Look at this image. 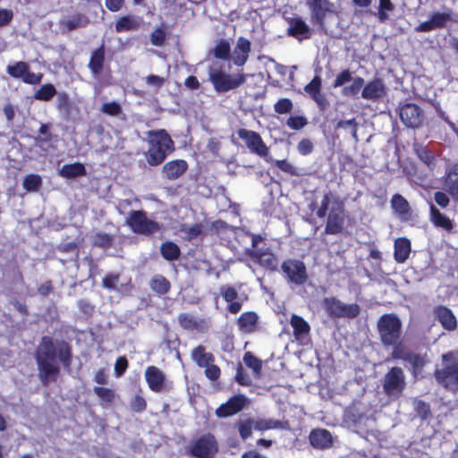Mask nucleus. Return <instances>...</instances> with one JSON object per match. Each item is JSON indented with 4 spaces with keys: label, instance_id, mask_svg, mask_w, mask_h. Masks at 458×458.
Wrapping results in <instances>:
<instances>
[{
    "label": "nucleus",
    "instance_id": "29",
    "mask_svg": "<svg viewBox=\"0 0 458 458\" xmlns=\"http://www.w3.org/2000/svg\"><path fill=\"white\" fill-rule=\"evenodd\" d=\"M434 314L441 326L448 331H453L457 327V319L453 311L445 306H437L434 310Z\"/></svg>",
    "mask_w": 458,
    "mask_h": 458
},
{
    "label": "nucleus",
    "instance_id": "16",
    "mask_svg": "<svg viewBox=\"0 0 458 458\" xmlns=\"http://www.w3.org/2000/svg\"><path fill=\"white\" fill-rule=\"evenodd\" d=\"M345 225V210L343 203L329 210L324 233L337 235L344 232Z\"/></svg>",
    "mask_w": 458,
    "mask_h": 458
},
{
    "label": "nucleus",
    "instance_id": "35",
    "mask_svg": "<svg viewBox=\"0 0 458 458\" xmlns=\"http://www.w3.org/2000/svg\"><path fill=\"white\" fill-rule=\"evenodd\" d=\"M444 189L453 198L454 200L458 201V166L453 167L444 182Z\"/></svg>",
    "mask_w": 458,
    "mask_h": 458
},
{
    "label": "nucleus",
    "instance_id": "41",
    "mask_svg": "<svg viewBox=\"0 0 458 458\" xmlns=\"http://www.w3.org/2000/svg\"><path fill=\"white\" fill-rule=\"evenodd\" d=\"M179 325L186 330H197L200 327L202 320H199L197 318L189 313H180L178 315Z\"/></svg>",
    "mask_w": 458,
    "mask_h": 458
},
{
    "label": "nucleus",
    "instance_id": "48",
    "mask_svg": "<svg viewBox=\"0 0 458 458\" xmlns=\"http://www.w3.org/2000/svg\"><path fill=\"white\" fill-rule=\"evenodd\" d=\"M114 237L106 233H97L93 236L92 244L94 247L108 249L113 245Z\"/></svg>",
    "mask_w": 458,
    "mask_h": 458
},
{
    "label": "nucleus",
    "instance_id": "54",
    "mask_svg": "<svg viewBox=\"0 0 458 458\" xmlns=\"http://www.w3.org/2000/svg\"><path fill=\"white\" fill-rule=\"evenodd\" d=\"M293 108V101L290 98H283L278 99L274 105V110L279 114L291 113Z\"/></svg>",
    "mask_w": 458,
    "mask_h": 458
},
{
    "label": "nucleus",
    "instance_id": "44",
    "mask_svg": "<svg viewBox=\"0 0 458 458\" xmlns=\"http://www.w3.org/2000/svg\"><path fill=\"white\" fill-rule=\"evenodd\" d=\"M55 87L51 83L42 85L34 94L37 100L49 101L56 95Z\"/></svg>",
    "mask_w": 458,
    "mask_h": 458
},
{
    "label": "nucleus",
    "instance_id": "10",
    "mask_svg": "<svg viewBox=\"0 0 458 458\" xmlns=\"http://www.w3.org/2000/svg\"><path fill=\"white\" fill-rule=\"evenodd\" d=\"M383 391L389 396L399 398L406 386L405 375L402 368H391L383 378Z\"/></svg>",
    "mask_w": 458,
    "mask_h": 458
},
{
    "label": "nucleus",
    "instance_id": "42",
    "mask_svg": "<svg viewBox=\"0 0 458 458\" xmlns=\"http://www.w3.org/2000/svg\"><path fill=\"white\" fill-rule=\"evenodd\" d=\"M282 421L276 419H258L254 420V429L258 431H266L269 429L283 428Z\"/></svg>",
    "mask_w": 458,
    "mask_h": 458
},
{
    "label": "nucleus",
    "instance_id": "21",
    "mask_svg": "<svg viewBox=\"0 0 458 458\" xmlns=\"http://www.w3.org/2000/svg\"><path fill=\"white\" fill-rule=\"evenodd\" d=\"M219 293L224 301L228 303L227 311L231 314H237L242 308V301L239 300L237 290L232 285H222Z\"/></svg>",
    "mask_w": 458,
    "mask_h": 458
},
{
    "label": "nucleus",
    "instance_id": "26",
    "mask_svg": "<svg viewBox=\"0 0 458 458\" xmlns=\"http://www.w3.org/2000/svg\"><path fill=\"white\" fill-rule=\"evenodd\" d=\"M143 24L141 17L134 14H126L119 17L115 23L114 29L117 33L137 31Z\"/></svg>",
    "mask_w": 458,
    "mask_h": 458
},
{
    "label": "nucleus",
    "instance_id": "32",
    "mask_svg": "<svg viewBox=\"0 0 458 458\" xmlns=\"http://www.w3.org/2000/svg\"><path fill=\"white\" fill-rule=\"evenodd\" d=\"M411 250V245L408 238L399 237L394 241V259L397 263H404L408 259Z\"/></svg>",
    "mask_w": 458,
    "mask_h": 458
},
{
    "label": "nucleus",
    "instance_id": "59",
    "mask_svg": "<svg viewBox=\"0 0 458 458\" xmlns=\"http://www.w3.org/2000/svg\"><path fill=\"white\" fill-rule=\"evenodd\" d=\"M166 38L165 30L162 27L155 29L150 34L151 44L156 47H161L165 44Z\"/></svg>",
    "mask_w": 458,
    "mask_h": 458
},
{
    "label": "nucleus",
    "instance_id": "58",
    "mask_svg": "<svg viewBox=\"0 0 458 458\" xmlns=\"http://www.w3.org/2000/svg\"><path fill=\"white\" fill-rule=\"evenodd\" d=\"M322 80L319 76L316 75L313 79L304 87V91L312 98L314 95L321 91Z\"/></svg>",
    "mask_w": 458,
    "mask_h": 458
},
{
    "label": "nucleus",
    "instance_id": "45",
    "mask_svg": "<svg viewBox=\"0 0 458 458\" xmlns=\"http://www.w3.org/2000/svg\"><path fill=\"white\" fill-rule=\"evenodd\" d=\"M244 364L253 370L257 377H259L262 370V361L258 359L252 352H247L243 355Z\"/></svg>",
    "mask_w": 458,
    "mask_h": 458
},
{
    "label": "nucleus",
    "instance_id": "20",
    "mask_svg": "<svg viewBox=\"0 0 458 458\" xmlns=\"http://www.w3.org/2000/svg\"><path fill=\"white\" fill-rule=\"evenodd\" d=\"M38 369V377L43 386L56 382L60 376V368L55 361H36Z\"/></svg>",
    "mask_w": 458,
    "mask_h": 458
},
{
    "label": "nucleus",
    "instance_id": "31",
    "mask_svg": "<svg viewBox=\"0 0 458 458\" xmlns=\"http://www.w3.org/2000/svg\"><path fill=\"white\" fill-rule=\"evenodd\" d=\"M430 221L437 228H441L447 233H452L454 229V222L445 214L440 212L433 204L429 208Z\"/></svg>",
    "mask_w": 458,
    "mask_h": 458
},
{
    "label": "nucleus",
    "instance_id": "4",
    "mask_svg": "<svg viewBox=\"0 0 458 458\" xmlns=\"http://www.w3.org/2000/svg\"><path fill=\"white\" fill-rule=\"evenodd\" d=\"M250 236L251 248L245 249L244 255L263 268L269 271H276L278 269L279 261L276 254H274L269 248L265 250L257 249L259 243L261 242L264 238L257 233H250Z\"/></svg>",
    "mask_w": 458,
    "mask_h": 458
},
{
    "label": "nucleus",
    "instance_id": "33",
    "mask_svg": "<svg viewBox=\"0 0 458 458\" xmlns=\"http://www.w3.org/2000/svg\"><path fill=\"white\" fill-rule=\"evenodd\" d=\"M106 48L102 43L98 48H96L90 55V59L88 64L89 69L94 75H98L102 72L105 64Z\"/></svg>",
    "mask_w": 458,
    "mask_h": 458
},
{
    "label": "nucleus",
    "instance_id": "2",
    "mask_svg": "<svg viewBox=\"0 0 458 458\" xmlns=\"http://www.w3.org/2000/svg\"><path fill=\"white\" fill-rule=\"evenodd\" d=\"M148 149L146 159L149 165H161L169 153L174 150V143L165 129L148 131Z\"/></svg>",
    "mask_w": 458,
    "mask_h": 458
},
{
    "label": "nucleus",
    "instance_id": "1",
    "mask_svg": "<svg viewBox=\"0 0 458 458\" xmlns=\"http://www.w3.org/2000/svg\"><path fill=\"white\" fill-rule=\"evenodd\" d=\"M58 358L64 368L70 369L72 363V347L65 340L56 342L47 335L42 336L35 353L36 361H55Z\"/></svg>",
    "mask_w": 458,
    "mask_h": 458
},
{
    "label": "nucleus",
    "instance_id": "19",
    "mask_svg": "<svg viewBox=\"0 0 458 458\" xmlns=\"http://www.w3.org/2000/svg\"><path fill=\"white\" fill-rule=\"evenodd\" d=\"M453 21L452 11L434 12L431 13L428 21L420 23L416 28L417 32H429L437 29L445 28L448 22Z\"/></svg>",
    "mask_w": 458,
    "mask_h": 458
},
{
    "label": "nucleus",
    "instance_id": "27",
    "mask_svg": "<svg viewBox=\"0 0 458 458\" xmlns=\"http://www.w3.org/2000/svg\"><path fill=\"white\" fill-rule=\"evenodd\" d=\"M250 50V41L246 38L240 37L233 52V64L236 66H243L249 58Z\"/></svg>",
    "mask_w": 458,
    "mask_h": 458
},
{
    "label": "nucleus",
    "instance_id": "51",
    "mask_svg": "<svg viewBox=\"0 0 458 458\" xmlns=\"http://www.w3.org/2000/svg\"><path fill=\"white\" fill-rule=\"evenodd\" d=\"M236 425L242 440H246L251 436L252 428H254V420L252 419L249 418L245 420H239Z\"/></svg>",
    "mask_w": 458,
    "mask_h": 458
},
{
    "label": "nucleus",
    "instance_id": "24",
    "mask_svg": "<svg viewBox=\"0 0 458 458\" xmlns=\"http://www.w3.org/2000/svg\"><path fill=\"white\" fill-rule=\"evenodd\" d=\"M309 441L315 449H328L333 445V437L329 430L326 428H314L309 435Z\"/></svg>",
    "mask_w": 458,
    "mask_h": 458
},
{
    "label": "nucleus",
    "instance_id": "22",
    "mask_svg": "<svg viewBox=\"0 0 458 458\" xmlns=\"http://www.w3.org/2000/svg\"><path fill=\"white\" fill-rule=\"evenodd\" d=\"M288 24L286 33L289 37L294 38L299 41L310 38L311 30L301 18H291L288 20Z\"/></svg>",
    "mask_w": 458,
    "mask_h": 458
},
{
    "label": "nucleus",
    "instance_id": "3",
    "mask_svg": "<svg viewBox=\"0 0 458 458\" xmlns=\"http://www.w3.org/2000/svg\"><path fill=\"white\" fill-rule=\"evenodd\" d=\"M377 327L380 341L386 347L396 344L402 337V321L399 317L394 313L380 316Z\"/></svg>",
    "mask_w": 458,
    "mask_h": 458
},
{
    "label": "nucleus",
    "instance_id": "43",
    "mask_svg": "<svg viewBox=\"0 0 458 458\" xmlns=\"http://www.w3.org/2000/svg\"><path fill=\"white\" fill-rule=\"evenodd\" d=\"M392 208L400 216H405L410 212L408 201L401 194H394L391 199Z\"/></svg>",
    "mask_w": 458,
    "mask_h": 458
},
{
    "label": "nucleus",
    "instance_id": "6",
    "mask_svg": "<svg viewBox=\"0 0 458 458\" xmlns=\"http://www.w3.org/2000/svg\"><path fill=\"white\" fill-rule=\"evenodd\" d=\"M208 80L216 93H225L242 86L246 81V76L242 72L230 74L218 69H213L208 72Z\"/></svg>",
    "mask_w": 458,
    "mask_h": 458
},
{
    "label": "nucleus",
    "instance_id": "5",
    "mask_svg": "<svg viewBox=\"0 0 458 458\" xmlns=\"http://www.w3.org/2000/svg\"><path fill=\"white\" fill-rule=\"evenodd\" d=\"M125 225L140 235H152L161 231L162 225L148 217L144 210H131L128 213Z\"/></svg>",
    "mask_w": 458,
    "mask_h": 458
},
{
    "label": "nucleus",
    "instance_id": "37",
    "mask_svg": "<svg viewBox=\"0 0 458 458\" xmlns=\"http://www.w3.org/2000/svg\"><path fill=\"white\" fill-rule=\"evenodd\" d=\"M150 289L157 295L167 294L171 290L170 281L163 275H155L149 281Z\"/></svg>",
    "mask_w": 458,
    "mask_h": 458
},
{
    "label": "nucleus",
    "instance_id": "12",
    "mask_svg": "<svg viewBox=\"0 0 458 458\" xmlns=\"http://www.w3.org/2000/svg\"><path fill=\"white\" fill-rule=\"evenodd\" d=\"M437 382L446 391L458 392V359L434 371Z\"/></svg>",
    "mask_w": 458,
    "mask_h": 458
},
{
    "label": "nucleus",
    "instance_id": "36",
    "mask_svg": "<svg viewBox=\"0 0 458 458\" xmlns=\"http://www.w3.org/2000/svg\"><path fill=\"white\" fill-rule=\"evenodd\" d=\"M59 174L66 179H73L80 176H85L87 170L85 165L80 162L64 165L59 171Z\"/></svg>",
    "mask_w": 458,
    "mask_h": 458
},
{
    "label": "nucleus",
    "instance_id": "34",
    "mask_svg": "<svg viewBox=\"0 0 458 458\" xmlns=\"http://www.w3.org/2000/svg\"><path fill=\"white\" fill-rule=\"evenodd\" d=\"M236 229V227L230 225L226 222L217 219L210 224L208 231L205 233V235H217L220 238H224L225 236L234 234Z\"/></svg>",
    "mask_w": 458,
    "mask_h": 458
},
{
    "label": "nucleus",
    "instance_id": "11",
    "mask_svg": "<svg viewBox=\"0 0 458 458\" xmlns=\"http://www.w3.org/2000/svg\"><path fill=\"white\" fill-rule=\"evenodd\" d=\"M217 453L218 443L211 433L201 435L190 446V454L197 458H214Z\"/></svg>",
    "mask_w": 458,
    "mask_h": 458
},
{
    "label": "nucleus",
    "instance_id": "50",
    "mask_svg": "<svg viewBox=\"0 0 458 458\" xmlns=\"http://www.w3.org/2000/svg\"><path fill=\"white\" fill-rule=\"evenodd\" d=\"M23 187L27 191H37L42 184V179L38 174H28L23 179Z\"/></svg>",
    "mask_w": 458,
    "mask_h": 458
},
{
    "label": "nucleus",
    "instance_id": "56",
    "mask_svg": "<svg viewBox=\"0 0 458 458\" xmlns=\"http://www.w3.org/2000/svg\"><path fill=\"white\" fill-rule=\"evenodd\" d=\"M100 110L102 113L110 116H118L123 113L121 105L116 101L104 103Z\"/></svg>",
    "mask_w": 458,
    "mask_h": 458
},
{
    "label": "nucleus",
    "instance_id": "62",
    "mask_svg": "<svg viewBox=\"0 0 458 458\" xmlns=\"http://www.w3.org/2000/svg\"><path fill=\"white\" fill-rule=\"evenodd\" d=\"M129 366L128 360L125 356H120L114 363V375L116 377H122L127 370Z\"/></svg>",
    "mask_w": 458,
    "mask_h": 458
},
{
    "label": "nucleus",
    "instance_id": "63",
    "mask_svg": "<svg viewBox=\"0 0 458 458\" xmlns=\"http://www.w3.org/2000/svg\"><path fill=\"white\" fill-rule=\"evenodd\" d=\"M235 381L242 386H250L252 384L250 376L244 371L241 365H239L236 369Z\"/></svg>",
    "mask_w": 458,
    "mask_h": 458
},
{
    "label": "nucleus",
    "instance_id": "64",
    "mask_svg": "<svg viewBox=\"0 0 458 458\" xmlns=\"http://www.w3.org/2000/svg\"><path fill=\"white\" fill-rule=\"evenodd\" d=\"M405 361H408L414 369H421L426 364L424 357L413 352L407 357Z\"/></svg>",
    "mask_w": 458,
    "mask_h": 458
},
{
    "label": "nucleus",
    "instance_id": "18",
    "mask_svg": "<svg viewBox=\"0 0 458 458\" xmlns=\"http://www.w3.org/2000/svg\"><path fill=\"white\" fill-rule=\"evenodd\" d=\"M399 116L402 123L409 128H418L423 122V111L414 103H406L400 107Z\"/></svg>",
    "mask_w": 458,
    "mask_h": 458
},
{
    "label": "nucleus",
    "instance_id": "13",
    "mask_svg": "<svg viewBox=\"0 0 458 458\" xmlns=\"http://www.w3.org/2000/svg\"><path fill=\"white\" fill-rule=\"evenodd\" d=\"M238 137L244 141L246 147L253 154L259 157H266L268 154V148L263 141L259 133L255 131L240 128L237 131Z\"/></svg>",
    "mask_w": 458,
    "mask_h": 458
},
{
    "label": "nucleus",
    "instance_id": "23",
    "mask_svg": "<svg viewBox=\"0 0 458 458\" xmlns=\"http://www.w3.org/2000/svg\"><path fill=\"white\" fill-rule=\"evenodd\" d=\"M386 95V86L383 81L379 78L369 81L367 84L364 83L361 91V98L367 100L377 101Z\"/></svg>",
    "mask_w": 458,
    "mask_h": 458
},
{
    "label": "nucleus",
    "instance_id": "57",
    "mask_svg": "<svg viewBox=\"0 0 458 458\" xmlns=\"http://www.w3.org/2000/svg\"><path fill=\"white\" fill-rule=\"evenodd\" d=\"M308 124V120L302 115H291L286 120V125L292 130H301Z\"/></svg>",
    "mask_w": 458,
    "mask_h": 458
},
{
    "label": "nucleus",
    "instance_id": "7",
    "mask_svg": "<svg viewBox=\"0 0 458 458\" xmlns=\"http://www.w3.org/2000/svg\"><path fill=\"white\" fill-rule=\"evenodd\" d=\"M191 358L199 368L205 369L204 374L208 380L214 382L219 379L221 369L215 364L216 358L214 354L207 352L205 346L200 344L192 349Z\"/></svg>",
    "mask_w": 458,
    "mask_h": 458
},
{
    "label": "nucleus",
    "instance_id": "52",
    "mask_svg": "<svg viewBox=\"0 0 458 458\" xmlns=\"http://www.w3.org/2000/svg\"><path fill=\"white\" fill-rule=\"evenodd\" d=\"M87 18L82 14H77L73 17L64 21L62 25L67 30V31L74 30L78 28L83 27L87 23Z\"/></svg>",
    "mask_w": 458,
    "mask_h": 458
},
{
    "label": "nucleus",
    "instance_id": "46",
    "mask_svg": "<svg viewBox=\"0 0 458 458\" xmlns=\"http://www.w3.org/2000/svg\"><path fill=\"white\" fill-rule=\"evenodd\" d=\"M416 154L420 160L423 162L429 169H434L436 166V157L433 153L425 147H419L416 148Z\"/></svg>",
    "mask_w": 458,
    "mask_h": 458
},
{
    "label": "nucleus",
    "instance_id": "28",
    "mask_svg": "<svg viewBox=\"0 0 458 458\" xmlns=\"http://www.w3.org/2000/svg\"><path fill=\"white\" fill-rule=\"evenodd\" d=\"M188 169V164L183 159H175L165 163L162 167L164 176L171 181L181 177Z\"/></svg>",
    "mask_w": 458,
    "mask_h": 458
},
{
    "label": "nucleus",
    "instance_id": "60",
    "mask_svg": "<svg viewBox=\"0 0 458 458\" xmlns=\"http://www.w3.org/2000/svg\"><path fill=\"white\" fill-rule=\"evenodd\" d=\"M394 5L391 0H379L378 18L381 21L388 18L387 12H393Z\"/></svg>",
    "mask_w": 458,
    "mask_h": 458
},
{
    "label": "nucleus",
    "instance_id": "25",
    "mask_svg": "<svg viewBox=\"0 0 458 458\" xmlns=\"http://www.w3.org/2000/svg\"><path fill=\"white\" fill-rule=\"evenodd\" d=\"M145 379L149 389L160 393L164 389L165 375L156 366H148L145 370Z\"/></svg>",
    "mask_w": 458,
    "mask_h": 458
},
{
    "label": "nucleus",
    "instance_id": "49",
    "mask_svg": "<svg viewBox=\"0 0 458 458\" xmlns=\"http://www.w3.org/2000/svg\"><path fill=\"white\" fill-rule=\"evenodd\" d=\"M414 411L418 417L422 420H426L432 416L429 403L423 400H414Z\"/></svg>",
    "mask_w": 458,
    "mask_h": 458
},
{
    "label": "nucleus",
    "instance_id": "61",
    "mask_svg": "<svg viewBox=\"0 0 458 458\" xmlns=\"http://www.w3.org/2000/svg\"><path fill=\"white\" fill-rule=\"evenodd\" d=\"M352 72L350 70H348V69L343 70L336 75V77L333 82V87L339 88V87H342L343 85H344L345 83L351 81L352 79Z\"/></svg>",
    "mask_w": 458,
    "mask_h": 458
},
{
    "label": "nucleus",
    "instance_id": "8",
    "mask_svg": "<svg viewBox=\"0 0 458 458\" xmlns=\"http://www.w3.org/2000/svg\"><path fill=\"white\" fill-rule=\"evenodd\" d=\"M281 270L288 284L303 285L309 280L305 263L297 259H287L281 264Z\"/></svg>",
    "mask_w": 458,
    "mask_h": 458
},
{
    "label": "nucleus",
    "instance_id": "40",
    "mask_svg": "<svg viewBox=\"0 0 458 458\" xmlns=\"http://www.w3.org/2000/svg\"><path fill=\"white\" fill-rule=\"evenodd\" d=\"M213 56L220 60H229L231 57V46L227 39H220L212 49Z\"/></svg>",
    "mask_w": 458,
    "mask_h": 458
},
{
    "label": "nucleus",
    "instance_id": "38",
    "mask_svg": "<svg viewBox=\"0 0 458 458\" xmlns=\"http://www.w3.org/2000/svg\"><path fill=\"white\" fill-rule=\"evenodd\" d=\"M291 326L293 329L295 339H300L304 335H309L310 327L309 323L301 316L293 314L290 318Z\"/></svg>",
    "mask_w": 458,
    "mask_h": 458
},
{
    "label": "nucleus",
    "instance_id": "39",
    "mask_svg": "<svg viewBox=\"0 0 458 458\" xmlns=\"http://www.w3.org/2000/svg\"><path fill=\"white\" fill-rule=\"evenodd\" d=\"M161 256L167 261H175L181 257V249L174 242L165 241L160 246Z\"/></svg>",
    "mask_w": 458,
    "mask_h": 458
},
{
    "label": "nucleus",
    "instance_id": "14",
    "mask_svg": "<svg viewBox=\"0 0 458 458\" xmlns=\"http://www.w3.org/2000/svg\"><path fill=\"white\" fill-rule=\"evenodd\" d=\"M250 403L249 398L242 394L231 396L225 403L220 404L215 411L217 418H228L241 412Z\"/></svg>",
    "mask_w": 458,
    "mask_h": 458
},
{
    "label": "nucleus",
    "instance_id": "15",
    "mask_svg": "<svg viewBox=\"0 0 458 458\" xmlns=\"http://www.w3.org/2000/svg\"><path fill=\"white\" fill-rule=\"evenodd\" d=\"M8 74L15 79H21L24 83L30 85L39 84L42 81V73H34L30 71V65L23 61L16 62L7 66Z\"/></svg>",
    "mask_w": 458,
    "mask_h": 458
},
{
    "label": "nucleus",
    "instance_id": "53",
    "mask_svg": "<svg viewBox=\"0 0 458 458\" xmlns=\"http://www.w3.org/2000/svg\"><path fill=\"white\" fill-rule=\"evenodd\" d=\"M391 346L393 347L391 354L393 359L406 360L407 357L411 353V352L408 350L407 346L402 342V338Z\"/></svg>",
    "mask_w": 458,
    "mask_h": 458
},
{
    "label": "nucleus",
    "instance_id": "17",
    "mask_svg": "<svg viewBox=\"0 0 458 458\" xmlns=\"http://www.w3.org/2000/svg\"><path fill=\"white\" fill-rule=\"evenodd\" d=\"M313 24L324 26L327 14L334 13V4L329 0H307Z\"/></svg>",
    "mask_w": 458,
    "mask_h": 458
},
{
    "label": "nucleus",
    "instance_id": "9",
    "mask_svg": "<svg viewBox=\"0 0 458 458\" xmlns=\"http://www.w3.org/2000/svg\"><path fill=\"white\" fill-rule=\"evenodd\" d=\"M323 303L328 316L332 318L353 319L360 313V308L357 303L345 304L336 297H327Z\"/></svg>",
    "mask_w": 458,
    "mask_h": 458
},
{
    "label": "nucleus",
    "instance_id": "47",
    "mask_svg": "<svg viewBox=\"0 0 458 458\" xmlns=\"http://www.w3.org/2000/svg\"><path fill=\"white\" fill-rule=\"evenodd\" d=\"M364 79L360 76H356L351 85L344 87L342 94L345 97H355L359 94L361 88L364 86Z\"/></svg>",
    "mask_w": 458,
    "mask_h": 458
},
{
    "label": "nucleus",
    "instance_id": "30",
    "mask_svg": "<svg viewBox=\"0 0 458 458\" xmlns=\"http://www.w3.org/2000/svg\"><path fill=\"white\" fill-rule=\"evenodd\" d=\"M259 322V316L254 311H246L240 315L236 324L240 331L251 334L256 331Z\"/></svg>",
    "mask_w": 458,
    "mask_h": 458
},
{
    "label": "nucleus",
    "instance_id": "55",
    "mask_svg": "<svg viewBox=\"0 0 458 458\" xmlns=\"http://www.w3.org/2000/svg\"><path fill=\"white\" fill-rule=\"evenodd\" d=\"M93 391L98 395V397H99L103 402L106 403H112L114 401V392L110 388L95 386Z\"/></svg>",
    "mask_w": 458,
    "mask_h": 458
}]
</instances>
